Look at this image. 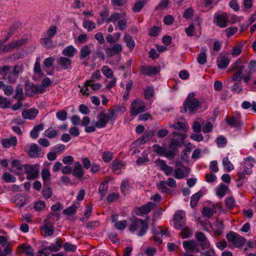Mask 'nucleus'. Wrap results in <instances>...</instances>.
<instances>
[{
  "label": "nucleus",
  "instance_id": "nucleus-5",
  "mask_svg": "<svg viewBox=\"0 0 256 256\" xmlns=\"http://www.w3.org/2000/svg\"><path fill=\"white\" fill-rule=\"evenodd\" d=\"M98 120L96 122V126L99 128H104L108 123L110 122L113 124L115 122L114 120L111 117V114L106 113L104 112H100L97 115Z\"/></svg>",
  "mask_w": 256,
  "mask_h": 256
},
{
  "label": "nucleus",
  "instance_id": "nucleus-53",
  "mask_svg": "<svg viewBox=\"0 0 256 256\" xmlns=\"http://www.w3.org/2000/svg\"><path fill=\"white\" fill-rule=\"evenodd\" d=\"M82 26L88 32H90L96 28L95 23L92 20H84L82 23Z\"/></svg>",
  "mask_w": 256,
  "mask_h": 256
},
{
  "label": "nucleus",
  "instance_id": "nucleus-43",
  "mask_svg": "<svg viewBox=\"0 0 256 256\" xmlns=\"http://www.w3.org/2000/svg\"><path fill=\"white\" fill-rule=\"evenodd\" d=\"M202 196V192H198L197 193L193 194L190 198V206L192 208H194L197 205L200 198Z\"/></svg>",
  "mask_w": 256,
  "mask_h": 256
},
{
  "label": "nucleus",
  "instance_id": "nucleus-7",
  "mask_svg": "<svg viewBox=\"0 0 256 256\" xmlns=\"http://www.w3.org/2000/svg\"><path fill=\"white\" fill-rule=\"evenodd\" d=\"M152 148L154 152L160 156H164L170 160L172 159L176 156V154L172 152V150H170V148L168 150L166 147L155 144L152 146Z\"/></svg>",
  "mask_w": 256,
  "mask_h": 256
},
{
  "label": "nucleus",
  "instance_id": "nucleus-4",
  "mask_svg": "<svg viewBox=\"0 0 256 256\" xmlns=\"http://www.w3.org/2000/svg\"><path fill=\"white\" fill-rule=\"evenodd\" d=\"M172 134L173 138L171 140L169 144V148L176 154V151L181 146L184 142V140L186 138V134L176 132H173Z\"/></svg>",
  "mask_w": 256,
  "mask_h": 256
},
{
  "label": "nucleus",
  "instance_id": "nucleus-17",
  "mask_svg": "<svg viewBox=\"0 0 256 256\" xmlns=\"http://www.w3.org/2000/svg\"><path fill=\"white\" fill-rule=\"evenodd\" d=\"M72 174L74 176L81 178L84 175V170L79 162H74Z\"/></svg>",
  "mask_w": 256,
  "mask_h": 256
},
{
  "label": "nucleus",
  "instance_id": "nucleus-59",
  "mask_svg": "<svg viewBox=\"0 0 256 256\" xmlns=\"http://www.w3.org/2000/svg\"><path fill=\"white\" fill-rule=\"evenodd\" d=\"M42 194L44 196V197L46 198H50L52 194V189L49 186H46L42 190Z\"/></svg>",
  "mask_w": 256,
  "mask_h": 256
},
{
  "label": "nucleus",
  "instance_id": "nucleus-37",
  "mask_svg": "<svg viewBox=\"0 0 256 256\" xmlns=\"http://www.w3.org/2000/svg\"><path fill=\"white\" fill-rule=\"evenodd\" d=\"M14 99L19 100H24L23 89L20 85H18L16 88V94L14 96Z\"/></svg>",
  "mask_w": 256,
  "mask_h": 256
},
{
  "label": "nucleus",
  "instance_id": "nucleus-49",
  "mask_svg": "<svg viewBox=\"0 0 256 256\" xmlns=\"http://www.w3.org/2000/svg\"><path fill=\"white\" fill-rule=\"evenodd\" d=\"M122 15L116 12H114L106 20V22L107 24L110 22L115 23L116 21L122 18Z\"/></svg>",
  "mask_w": 256,
  "mask_h": 256
},
{
  "label": "nucleus",
  "instance_id": "nucleus-20",
  "mask_svg": "<svg viewBox=\"0 0 256 256\" xmlns=\"http://www.w3.org/2000/svg\"><path fill=\"white\" fill-rule=\"evenodd\" d=\"M152 233L154 235V240L157 245H159L162 242V234H164V230L160 228H156L154 226L152 228Z\"/></svg>",
  "mask_w": 256,
  "mask_h": 256
},
{
  "label": "nucleus",
  "instance_id": "nucleus-25",
  "mask_svg": "<svg viewBox=\"0 0 256 256\" xmlns=\"http://www.w3.org/2000/svg\"><path fill=\"white\" fill-rule=\"evenodd\" d=\"M38 110L36 108H30L22 112V117L25 119L33 120L37 116Z\"/></svg>",
  "mask_w": 256,
  "mask_h": 256
},
{
  "label": "nucleus",
  "instance_id": "nucleus-31",
  "mask_svg": "<svg viewBox=\"0 0 256 256\" xmlns=\"http://www.w3.org/2000/svg\"><path fill=\"white\" fill-rule=\"evenodd\" d=\"M226 122L230 126H234L236 128H240L242 126V123L240 122L238 118L232 116L230 119H227Z\"/></svg>",
  "mask_w": 256,
  "mask_h": 256
},
{
  "label": "nucleus",
  "instance_id": "nucleus-62",
  "mask_svg": "<svg viewBox=\"0 0 256 256\" xmlns=\"http://www.w3.org/2000/svg\"><path fill=\"white\" fill-rule=\"evenodd\" d=\"M182 229L180 234L183 238H187L190 237L191 231L188 226H184Z\"/></svg>",
  "mask_w": 256,
  "mask_h": 256
},
{
  "label": "nucleus",
  "instance_id": "nucleus-16",
  "mask_svg": "<svg viewBox=\"0 0 256 256\" xmlns=\"http://www.w3.org/2000/svg\"><path fill=\"white\" fill-rule=\"evenodd\" d=\"M122 50V48L121 44H114L111 48H107L106 49V53L107 57H112V56L120 54Z\"/></svg>",
  "mask_w": 256,
  "mask_h": 256
},
{
  "label": "nucleus",
  "instance_id": "nucleus-48",
  "mask_svg": "<svg viewBox=\"0 0 256 256\" xmlns=\"http://www.w3.org/2000/svg\"><path fill=\"white\" fill-rule=\"evenodd\" d=\"M102 72L103 74L108 78H111L114 77L113 71L107 66H104L102 67Z\"/></svg>",
  "mask_w": 256,
  "mask_h": 256
},
{
  "label": "nucleus",
  "instance_id": "nucleus-18",
  "mask_svg": "<svg viewBox=\"0 0 256 256\" xmlns=\"http://www.w3.org/2000/svg\"><path fill=\"white\" fill-rule=\"evenodd\" d=\"M154 134V130H146L142 136L138 138L136 142L140 144H142L146 143V142L150 140Z\"/></svg>",
  "mask_w": 256,
  "mask_h": 256
},
{
  "label": "nucleus",
  "instance_id": "nucleus-1",
  "mask_svg": "<svg viewBox=\"0 0 256 256\" xmlns=\"http://www.w3.org/2000/svg\"><path fill=\"white\" fill-rule=\"evenodd\" d=\"M194 92L190 93L184 102L182 113H185L187 110L191 114L194 113L196 110L200 108L202 105V102L199 99L194 97Z\"/></svg>",
  "mask_w": 256,
  "mask_h": 256
},
{
  "label": "nucleus",
  "instance_id": "nucleus-8",
  "mask_svg": "<svg viewBox=\"0 0 256 256\" xmlns=\"http://www.w3.org/2000/svg\"><path fill=\"white\" fill-rule=\"evenodd\" d=\"M174 228L180 230L186 224V214L182 210L176 212L174 216Z\"/></svg>",
  "mask_w": 256,
  "mask_h": 256
},
{
  "label": "nucleus",
  "instance_id": "nucleus-56",
  "mask_svg": "<svg viewBox=\"0 0 256 256\" xmlns=\"http://www.w3.org/2000/svg\"><path fill=\"white\" fill-rule=\"evenodd\" d=\"M77 208H78V206H76V204H73L64 210L63 211V213L64 214L70 216V215L74 213H75Z\"/></svg>",
  "mask_w": 256,
  "mask_h": 256
},
{
  "label": "nucleus",
  "instance_id": "nucleus-46",
  "mask_svg": "<svg viewBox=\"0 0 256 256\" xmlns=\"http://www.w3.org/2000/svg\"><path fill=\"white\" fill-rule=\"evenodd\" d=\"M56 27L55 26L52 25L46 32H44L42 35L52 38L56 34Z\"/></svg>",
  "mask_w": 256,
  "mask_h": 256
},
{
  "label": "nucleus",
  "instance_id": "nucleus-44",
  "mask_svg": "<svg viewBox=\"0 0 256 256\" xmlns=\"http://www.w3.org/2000/svg\"><path fill=\"white\" fill-rule=\"evenodd\" d=\"M124 166V162L122 161L115 160L112 162L111 168L114 172L118 174L117 171L120 170Z\"/></svg>",
  "mask_w": 256,
  "mask_h": 256
},
{
  "label": "nucleus",
  "instance_id": "nucleus-42",
  "mask_svg": "<svg viewBox=\"0 0 256 256\" xmlns=\"http://www.w3.org/2000/svg\"><path fill=\"white\" fill-rule=\"evenodd\" d=\"M108 188V182L104 181L102 182L99 186L98 192L100 194L101 198H102L106 195Z\"/></svg>",
  "mask_w": 256,
  "mask_h": 256
},
{
  "label": "nucleus",
  "instance_id": "nucleus-23",
  "mask_svg": "<svg viewBox=\"0 0 256 256\" xmlns=\"http://www.w3.org/2000/svg\"><path fill=\"white\" fill-rule=\"evenodd\" d=\"M125 111L126 108L124 106H114L113 108L109 110L108 112L111 114V117L115 120L118 114H122Z\"/></svg>",
  "mask_w": 256,
  "mask_h": 256
},
{
  "label": "nucleus",
  "instance_id": "nucleus-63",
  "mask_svg": "<svg viewBox=\"0 0 256 256\" xmlns=\"http://www.w3.org/2000/svg\"><path fill=\"white\" fill-rule=\"evenodd\" d=\"M63 248L66 252H74L76 249V246L69 242H66L63 244Z\"/></svg>",
  "mask_w": 256,
  "mask_h": 256
},
{
  "label": "nucleus",
  "instance_id": "nucleus-55",
  "mask_svg": "<svg viewBox=\"0 0 256 256\" xmlns=\"http://www.w3.org/2000/svg\"><path fill=\"white\" fill-rule=\"evenodd\" d=\"M174 176L176 179H182L185 176L184 171L182 168H175Z\"/></svg>",
  "mask_w": 256,
  "mask_h": 256
},
{
  "label": "nucleus",
  "instance_id": "nucleus-6",
  "mask_svg": "<svg viewBox=\"0 0 256 256\" xmlns=\"http://www.w3.org/2000/svg\"><path fill=\"white\" fill-rule=\"evenodd\" d=\"M226 238L228 242L232 244L236 248H241L246 243V239L238 234L230 232L226 235Z\"/></svg>",
  "mask_w": 256,
  "mask_h": 256
},
{
  "label": "nucleus",
  "instance_id": "nucleus-22",
  "mask_svg": "<svg viewBox=\"0 0 256 256\" xmlns=\"http://www.w3.org/2000/svg\"><path fill=\"white\" fill-rule=\"evenodd\" d=\"M2 146L6 148H10L11 146H14L18 143L16 136H11L10 138L2 139L1 141Z\"/></svg>",
  "mask_w": 256,
  "mask_h": 256
},
{
  "label": "nucleus",
  "instance_id": "nucleus-45",
  "mask_svg": "<svg viewBox=\"0 0 256 256\" xmlns=\"http://www.w3.org/2000/svg\"><path fill=\"white\" fill-rule=\"evenodd\" d=\"M147 3V0H142L137 2L134 5L132 10L134 12H138Z\"/></svg>",
  "mask_w": 256,
  "mask_h": 256
},
{
  "label": "nucleus",
  "instance_id": "nucleus-29",
  "mask_svg": "<svg viewBox=\"0 0 256 256\" xmlns=\"http://www.w3.org/2000/svg\"><path fill=\"white\" fill-rule=\"evenodd\" d=\"M228 190V186L222 184L217 187L216 194L218 196L222 198L226 195Z\"/></svg>",
  "mask_w": 256,
  "mask_h": 256
},
{
  "label": "nucleus",
  "instance_id": "nucleus-28",
  "mask_svg": "<svg viewBox=\"0 0 256 256\" xmlns=\"http://www.w3.org/2000/svg\"><path fill=\"white\" fill-rule=\"evenodd\" d=\"M34 72L38 78H41L44 76V73L41 68L40 58H37L36 59L34 67Z\"/></svg>",
  "mask_w": 256,
  "mask_h": 256
},
{
  "label": "nucleus",
  "instance_id": "nucleus-52",
  "mask_svg": "<svg viewBox=\"0 0 256 256\" xmlns=\"http://www.w3.org/2000/svg\"><path fill=\"white\" fill-rule=\"evenodd\" d=\"M58 135V132L52 128H49L45 130L44 136L49 138H55Z\"/></svg>",
  "mask_w": 256,
  "mask_h": 256
},
{
  "label": "nucleus",
  "instance_id": "nucleus-2",
  "mask_svg": "<svg viewBox=\"0 0 256 256\" xmlns=\"http://www.w3.org/2000/svg\"><path fill=\"white\" fill-rule=\"evenodd\" d=\"M129 230L132 232L138 230V235L140 236H144L148 230V222L142 218H134L131 220L128 226Z\"/></svg>",
  "mask_w": 256,
  "mask_h": 256
},
{
  "label": "nucleus",
  "instance_id": "nucleus-19",
  "mask_svg": "<svg viewBox=\"0 0 256 256\" xmlns=\"http://www.w3.org/2000/svg\"><path fill=\"white\" fill-rule=\"evenodd\" d=\"M140 72L142 74L152 76L158 73L160 70L156 66H143L141 68Z\"/></svg>",
  "mask_w": 256,
  "mask_h": 256
},
{
  "label": "nucleus",
  "instance_id": "nucleus-34",
  "mask_svg": "<svg viewBox=\"0 0 256 256\" xmlns=\"http://www.w3.org/2000/svg\"><path fill=\"white\" fill-rule=\"evenodd\" d=\"M91 50L90 48V46L86 45L80 49V58L81 60H82L86 57L89 56Z\"/></svg>",
  "mask_w": 256,
  "mask_h": 256
},
{
  "label": "nucleus",
  "instance_id": "nucleus-60",
  "mask_svg": "<svg viewBox=\"0 0 256 256\" xmlns=\"http://www.w3.org/2000/svg\"><path fill=\"white\" fill-rule=\"evenodd\" d=\"M120 190L123 194H126L130 190V186L128 181H122L121 183Z\"/></svg>",
  "mask_w": 256,
  "mask_h": 256
},
{
  "label": "nucleus",
  "instance_id": "nucleus-9",
  "mask_svg": "<svg viewBox=\"0 0 256 256\" xmlns=\"http://www.w3.org/2000/svg\"><path fill=\"white\" fill-rule=\"evenodd\" d=\"M146 105L144 102L140 100H136L133 102L130 107V114L136 116L138 114L145 110Z\"/></svg>",
  "mask_w": 256,
  "mask_h": 256
},
{
  "label": "nucleus",
  "instance_id": "nucleus-24",
  "mask_svg": "<svg viewBox=\"0 0 256 256\" xmlns=\"http://www.w3.org/2000/svg\"><path fill=\"white\" fill-rule=\"evenodd\" d=\"M58 64L63 70H68L71 68L72 60L68 58L61 56L58 59Z\"/></svg>",
  "mask_w": 256,
  "mask_h": 256
},
{
  "label": "nucleus",
  "instance_id": "nucleus-26",
  "mask_svg": "<svg viewBox=\"0 0 256 256\" xmlns=\"http://www.w3.org/2000/svg\"><path fill=\"white\" fill-rule=\"evenodd\" d=\"M155 206V204L152 202H148L144 206L138 208V211L142 214H148Z\"/></svg>",
  "mask_w": 256,
  "mask_h": 256
},
{
  "label": "nucleus",
  "instance_id": "nucleus-47",
  "mask_svg": "<svg viewBox=\"0 0 256 256\" xmlns=\"http://www.w3.org/2000/svg\"><path fill=\"white\" fill-rule=\"evenodd\" d=\"M20 247L22 248V252L26 256H34V250L30 246L22 244Z\"/></svg>",
  "mask_w": 256,
  "mask_h": 256
},
{
  "label": "nucleus",
  "instance_id": "nucleus-58",
  "mask_svg": "<svg viewBox=\"0 0 256 256\" xmlns=\"http://www.w3.org/2000/svg\"><path fill=\"white\" fill-rule=\"evenodd\" d=\"M3 78L5 80H8V82L10 84L14 83L17 78L16 76H15L14 75H13L12 73L10 72H8L6 74H4Z\"/></svg>",
  "mask_w": 256,
  "mask_h": 256
},
{
  "label": "nucleus",
  "instance_id": "nucleus-33",
  "mask_svg": "<svg viewBox=\"0 0 256 256\" xmlns=\"http://www.w3.org/2000/svg\"><path fill=\"white\" fill-rule=\"evenodd\" d=\"M124 41L126 44V46L132 50L135 46V42L132 38L128 34H125L124 36Z\"/></svg>",
  "mask_w": 256,
  "mask_h": 256
},
{
  "label": "nucleus",
  "instance_id": "nucleus-3",
  "mask_svg": "<svg viewBox=\"0 0 256 256\" xmlns=\"http://www.w3.org/2000/svg\"><path fill=\"white\" fill-rule=\"evenodd\" d=\"M246 68V64L240 58L238 59L232 64L229 70H236V72L232 76V80L234 82L242 80L243 78V71Z\"/></svg>",
  "mask_w": 256,
  "mask_h": 256
},
{
  "label": "nucleus",
  "instance_id": "nucleus-57",
  "mask_svg": "<svg viewBox=\"0 0 256 256\" xmlns=\"http://www.w3.org/2000/svg\"><path fill=\"white\" fill-rule=\"evenodd\" d=\"M168 184L166 183V181L162 180L158 185V187L161 190V192L163 193H168L170 190L166 187Z\"/></svg>",
  "mask_w": 256,
  "mask_h": 256
},
{
  "label": "nucleus",
  "instance_id": "nucleus-51",
  "mask_svg": "<svg viewBox=\"0 0 256 256\" xmlns=\"http://www.w3.org/2000/svg\"><path fill=\"white\" fill-rule=\"evenodd\" d=\"M114 157V154L110 151H104L102 154V159L105 162H109Z\"/></svg>",
  "mask_w": 256,
  "mask_h": 256
},
{
  "label": "nucleus",
  "instance_id": "nucleus-61",
  "mask_svg": "<svg viewBox=\"0 0 256 256\" xmlns=\"http://www.w3.org/2000/svg\"><path fill=\"white\" fill-rule=\"evenodd\" d=\"M194 14V10L192 8H187L183 14V17L186 19H192Z\"/></svg>",
  "mask_w": 256,
  "mask_h": 256
},
{
  "label": "nucleus",
  "instance_id": "nucleus-36",
  "mask_svg": "<svg viewBox=\"0 0 256 256\" xmlns=\"http://www.w3.org/2000/svg\"><path fill=\"white\" fill-rule=\"evenodd\" d=\"M222 165L226 172H230L234 169V166L230 161L228 156L224 157L222 160Z\"/></svg>",
  "mask_w": 256,
  "mask_h": 256
},
{
  "label": "nucleus",
  "instance_id": "nucleus-64",
  "mask_svg": "<svg viewBox=\"0 0 256 256\" xmlns=\"http://www.w3.org/2000/svg\"><path fill=\"white\" fill-rule=\"evenodd\" d=\"M225 203L226 206L230 209L234 208L235 204V200L233 197H228L226 198Z\"/></svg>",
  "mask_w": 256,
  "mask_h": 256
},
{
  "label": "nucleus",
  "instance_id": "nucleus-13",
  "mask_svg": "<svg viewBox=\"0 0 256 256\" xmlns=\"http://www.w3.org/2000/svg\"><path fill=\"white\" fill-rule=\"evenodd\" d=\"M195 236L196 240L200 242V244L202 250L208 248L210 247V242L204 233L196 232Z\"/></svg>",
  "mask_w": 256,
  "mask_h": 256
},
{
  "label": "nucleus",
  "instance_id": "nucleus-35",
  "mask_svg": "<svg viewBox=\"0 0 256 256\" xmlns=\"http://www.w3.org/2000/svg\"><path fill=\"white\" fill-rule=\"evenodd\" d=\"M76 52V49L73 46H70L66 47L63 50L62 53L64 56L72 58Z\"/></svg>",
  "mask_w": 256,
  "mask_h": 256
},
{
  "label": "nucleus",
  "instance_id": "nucleus-27",
  "mask_svg": "<svg viewBox=\"0 0 256 256\" xmlns=\"http://www.w3.org/2000/svg\"><path fill=\"white\" fill-rule=\"evenodd\" d=\"M62 240L58 238L56 239L55 243L52 244L50 246L46 247L48 248V250L50 252H56L58 251L62 246Z\"/></svg>",
  "mask_w": 256,
  "mask_h": 256
},
{
  "label": "nucleus",
  "instance_id": "nucleus-10",
  "mask_svg": "<svg viewBox=\"0 0 256 256\" xmlns=\"http://www.w3.org/2000/svg\"><path fill=\"white\" fill-rule=\"evenodd\" d=\"M38 164L25 165V174H26V178L33 180L36 178L39 175V170Z\"/></svg>",
  "mask_w": 256,
  "mask_h": 256
},
{
  "label": "nucleus",
  "instance_id": "nucleus-39",
  "mask_svg": "<svg viewBox=\"0 0 256 256\" xmlns=\"http://www.w3.org/2000/svg\"><path fill=\"white\" fill-rule=\"evenodd\" d=\"M42 228L44 230L46 236H51L54 233V226L50 223H46L42 227Z\"/></svg>",
  "mask_w": 256,
  "mask_h": 256
},
{
  "label": "nucleus",
  "instance_id": "nucleus-15",
  "mask_svg": "<svg viewBox=\"0 0 256 256\" xmlns=\"http://www.w3.org/2000/svg\"><path fill=\"white\" fill-rule=\"evenodd\" d=\"M182 245L186 250H189L192 252H198L200 251L198 246L194 240L184 241Z\"/></svg>",
  "mask_w": 256,
  "mask_h": 256
},
{
  "label": "nucleus",
  "instance_id": "nucleus-50",
  "mask_svg": "<svg viewBox=\"0 0 256 256\" xmlns=\"http://www.w3.org/2000/svg\"><path fill=\"white\" fill-rule=\"evenodd\" d=\"M2 178L6 182H14L16 181V178L14 176L8 172H4Z\"/></svg>",
  "mask_w": 256,
  "mask_h": 256
},
{
  "label": "nucleus",
  "instance_id": "nucleus-32",
  "mask_svg": "<svg viewBox=\"0 0 256 256\" xmlns=\"http://www.w3.org/2000/svg\"><path fill=\"white\" fill-rule=\"evenodd\" d=\"M25 92L26 95L32 96L36 94V85L34 84H27L25 87Z\"/></svg>",
  "mask_w": 256,
  "mask_h": 256
},
{
  "label": "nucleus",
  "instance_id": "nucleus-54",
  "mask_svg": "<svg viewBox=\"0 0 256 256\" xmlns=\"http://www.w3.org/2000/svg\"><path fill=\"white\" fill-rule=\"evenodd\" d=\"M169 0H161L159 4L155 7V10H164L166 8L168 4Z\"/></svg>",
  "mask_w": 256,
  "mask_h": 256
},
{
  "label": "nucleus",
  "instance_id": "nucleus-14",
  "mask_svg": "<svg viewBox=\"0 0 256 256\" xmlns=\"http://www.w3.org/2000/svg\"><path fill=\"white\" fill-rule=\"evenodd\" d=\"M230 62L229 58L225 54L221 52L216 59V64L219 69L224 70L226 68Z\"/></svg>",
  "mask_w": 256,
  "mask_h": 256
},
{
  "label": "nucleus",
  "instance_id": "nucleus-30",
  "mask_svg": "<svg viewBox=\"0 0 256 256\" xmlns=\"http://www.w3.org/2000/svg\"><path fill=\"white\" fill-rule=\"evenodd\" d=\"M207 48L205 46L202 47L200 48V52L198 56V62L200 64H204L206 62V52Z\"/></svg>",
  "mask_w": 256,
  "mask_h": 256
},
{
  "label": "nucleus",
  "instance_id": "nucleus-38",
  "mask_svg": "<svg viewBox=\"0 0 256 256\" xmlns=\"http://www.w3.org/2000/svg\"><path fill=\"white\" fill-rule=\"evenodd\" d=\"M40 41L43 46L46 48H49L52 46L53 42L50 38L42 35V37L40 38Z\"/></svg>",
  "mask_w": 256,
  "mask_h": 256
},
{
  "label": "nucleus",
  "instance_id": "nucleus-41",
  "mask_svg": "<svg viewBox=\"0 0 256 256\" xmlns=\"http://www.w3.org/2000/svg\"><path fill=\"white\" fill-rule=\"evenodd\" d=\"M154 89L152 86H148L144 90V96L146 99L152 98L154 96Z\"/></svg>",
  "mask_w": 256,
  "mask_h": 256
},
{
  "label": "nucleus",
  "instance_id": "nucleus-12",
  "mask_svg": "<svg viewBox=\"0 0 256 256\" xmlns=\"http://www.w3.org/2000/svg\"><path fill=\"white\" fill-rule=\"evenodd\" d=\"M29 156L32 158L42 157L44 155V151L36 144H32L30 146L28 151Z\"/></svg>",
  "mask_w": 256,
  "mask_h": 256
},
{
  "label": "nucleus",
  "instance_id": "nucleus-11",
  "mask_svg": "<svg viewBox=\"0 0 256 256\" xmlns=\"http://www.w3.org/2000/svg\"><path fill=\"white\" fill-rule=\"evenodd\" d=\"M214 22L217 26L221 28H226L228 25V20L226 13L218 14L215 13L214 14Z\"/></svg>",
  "mask_w": 256,
  "mask_h": 256
},
{
  "label": "nucleus",
  "instance_id": "nucleus-21",
  "mask_svg": "<svg viewBox=\"0 0 256 256\" xmlns=\"http://www.w3.org/2000/svg\"><path fill=\"white\" fill-rule=\"evenodd\" d=\"M44 185L45 186H50L51 184V174L50 170L47 168H44L41 172Z\"/></svg>",
  "mask_w": 256,
  "mask_h": 256
},
{
  "label": "nucleus",
  "instance_id": "nucleus-40",
  "mask_svg": "<svg viewBox=\"0 0 256 256\" xmlns=\"http://www.w3.org/2000/svg\"><path fill=\"white\" fill-rule=\"evenodd\" d=\"M20 26L21 23L20 22H15L10 26L7 36H9L10 38L12 34L18 32V30L20 28Z\"/></svg>",
  "mask_w": 256,
  "mask_h": 256
}]
</instances>
